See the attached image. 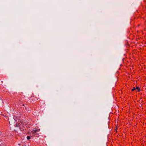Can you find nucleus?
<instances>
[{"instance_id":"1","label":"nucleus","mask_w":146,"mask_h":146,"mask_svg":"<svg viewBox=\"0 0 146 146\" xmlns=\"http://www.w3.org/2000/svg\"><path fill=\"white\" fill-rule=\"evenodd\" d=\"M39 130V129L38 130H33L31 132L30 134H32L33 135H35L36 134V133L38 132Z\"/></svg>"},{"instance_id":"2","label":"nucleus","mask_w":146,"mask_h":146,"mask_svg":"<svg viewBox=\"0 0 146 146\" xmlns=\"http://www.w3.org/2000/svg\"><path fill=\"white\" fill-rule=\"evenodd\" d=\"M136 90L138 92L140 91V88L139 87H137L136 88Z\"/></svg>"},{"instance_id":"3","label":"nucleus","mask_w":146,"mask_h":146,"mask_svg":"<svg viewBox=\"0 0 146 146\" xmlns=\"http://www.w3.org/2000/svg\"><path fill=\"white\" fill-rule=\"evenodd\" d=\"M136 90V88H135V87H133V88H132V89L131 90H132V91H134V90Z\"/></svg>"},{"instance_id":"4","label":"nucleus","mask_w":146,"mask_h":146,"mask_svg":"<svg viewBox=\"0 0 146 146\" xmlns=\"http://www.w3.org/2000/svg\"><path fill=\"white\" fill-rule=\"evenodd\" d=\"M30 138H31V137H30V136H27V139H28V140H29V139H30Z\"/></svg>"}]
</instances>
